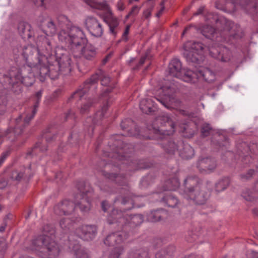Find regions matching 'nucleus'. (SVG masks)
<instances>
[{"mask_svg": "<svg viewBox=\"0 0 258 258\" xmlns=\"http://www.w3.org/2000/svg\"><path fill=\"white\" fill-rule=\"evenodd\" d=\"M78 236L84 240H92L97 233V228L94 225H84L78 227L76 230Z\"/></svg>", "mask_w": 258, "mask_h": 258, "instance_id": "obj_17", "label": "nucleus"}, {"mask_svg": "<svg viewBox=\"0 0 258 258\" xmlns=\"http://www.w3.org/2000/svg\"><path fill=\"white\" fill-rule=\"evenodd\" d=\"M43 234L38 236L33 241V245L40 251V256L43 258H56L59 253L60 249L57 243L53 240L55 230L49 224L43 227Z\"/></svg>", "mask_w": 258, "mask_h": 258, "instance_id": "obj_5", "label": "nucleus"}, {"mask_svg": "<svg viewBox=\"0 0 258 258\" xmlns=\"http://www.w3.org/2000/svg\"><path fill=\"white\" fill-rule=\"evenodd\" d=\"M47 150V147L45 145H42L41 142H38L36 144L32 150V152L30 154L32 155L36 154L38 151L42 152H45Z\"/></svg>", "mask_w": 258, "mask_h": 258, "instance_id": "obj_45", "label": "nucleus"}, {"mask_svg": "<svg viewBox=\"0 0 258 258\" xmlns=\"http://www.w3.org/2000/svg\"><path fill=\"white\" fill-rule=\"evenodd\" d=\"M175 251V246L169 245L158 252L155 255V258H171Z\"/></svg>", "mask_w": 258, "mask_h": 258, "instance_id": "obj_35", "label": "nucleus"}, {"mask_svg": "<svg viewBox=\"0 0 258 258\" xmlns=\"http://www.w3.org/2000/svg\"><path fill=\"white\" fill-rule=\"evenodd\" d=\"M183 55L189 63H200L202 56V54L195 53L194 51H189L186 48L184 49Z\"/></svg>", "mask_w": 258, "mask_h": 258, "instance_id": "obj_34", "label": "nucleus"}, {"mask_svg": "<svg viewBox=\"0 0 258 258\" xmlns=\"http://www.w3.org/2000/svg\"><path fill=\"white\" fill-rule=\"evenodd\" d=\"M23 177L22 172H19L17 171H13L12 174V178L17 181H20Z\"/></svg>", "mask_w": 258, "mask_h": 258, "instance_id": "obj_58", "label": "nucleus"}, {"mask_svg": "<svg viewBox=\"0 0 258 258\" xmlns=\"http://www.w3.org/2000/svg\"><path fill=\"white\" fill-rule=\"evenodd\" d=\"M109 145L113 151L109 153L108 156L111 158L110 161L115 167L120 166V163L130 167L129 170L145 169L150 167L144 160H129L131 157L130 154L134 151L131 145L124 144L121 140H116L112 146L110 144Z\"/></svg>", "mask_w": 258, "mask_h": 258, "instance_id": "obj_3", "label": "nucleus"}, {"mask_svg": "<svg viewBox=\"0 0 258 258\" xmlns=\"http://www.w3.org/2000/svg\"><path fill=\"white\" fill-rule=\"evenodd\" d=\"M183 197L197 205L205 204L210 197L207 187L202 184L196 176H188L184 180Z\"/></svg>", "mask_w": 258, "mask_h": 258, "instance_id": "obj_6", "label": "nucleus"}, {"mask_svg": "<svg viewBox=\"0 0 258 258\" xmlns=\"http://www.w3.org/2000/svg\"><path fill=\"white\" fill-rule=\"evenodd\" d=\"M21 78V69L13 67L3 75L0 78V81L4 87L16 94H19L23 90Z\"/></svg>", "mask_w": 258, "mask_h": 258, "instance_id": "obj_10", "label": "nucleus"}, {"mask_svg": "<svg viewBox=\"0 0 258 258\" xmlns=\"http://www.w3.org/2000/svg\"><path fill=\"white\" fill-rule=\"evenodd\" d=\"M108 103H109V101H107V104L104 105L103 106V107H102L101 110L100 111H98L95 114V117L94 119H93L94 123H95V124L97 123V122L96 121V119L97 118L99 117V118L101 119L102 118H103L104 116L105 113H106V112L107 110Z\"/></svg>", "mask_w": 258, "mask_h": 258, "instance_id": "obj_48", "label": "nucleus"}, {"mask_svg": "<svg viewBox=\"0 0 258 258\" xmlns=\"http://www.w3.org/2000/svg\"><path fill=\"white\" fill-rule=\"evenodd\" d=\"M165 184L166 185L165 190H175L179 187L180 182L178 178L174 176L166 181Z\"/></svg>", "mask_w": 258, "mask_h": 258, "instance_id": "obj_38", "label": "nucleus"}, {"mask_svg": "<svg viewBox=\"0 0 258 258\" xmlns=\"http://www.w3.org/2000/svg\"><path fill=\"white\" fill-rule=\"evenodd\" d=\"M201 33L206 38L210 39H213L215 35L216 34L215 29L208 25L203 26Z\"/></svg>", "mask_w": 258, "mask_h": 258, "instance_id": "obj_37", "label": "nucleus"}, {"mask_svg": "<svg viewBox=\"0 0 258 258\" xmlns=\"http://www.w3.org/2000/svg\"><path fill=\"white\" fill-rule=\"evenodd\" d=\"M161 202L165 206L174 208L178 203V200L170 192L164 194L161 198Z\"/></svg>", "mask_w": 258, "mask_h": 258, "instance_id": "obj_33", "label": "nucleus"}, {"mask_svg": "<svg viewBox=\"0 0 258 258\" xmlns=\"http://www.w3.org/2000/svg\"><path fill=\"white\" fill-rule=\"evenodd\" d=\"M121 129L126 132L123 136L136 137L139 139L161 140L160 143L164 150L169 154L173 155L178 150L180 141L176 142L168 137L175 132L174 122L168 116L158 117L152 125L147 127L153 136H144L140 134V131L136 123L130 118L123 120L121 123Z\"/></svg>", "mask_w": 258, "mask_h": 258, "instance_id": "obj_1", "label": "nucleus"}, {"mask_svg": "<svg viewBox=\"0 0 258 258\" xmlns=\"http://www.w3.org/2000/svg\"><path fill=\"white\" fill-rule=\"evenodd\" d=\"M246 256L247 258H258V252L253 250L248 251Z\"/></svg>", "mask_w": 258, "mask_h": 258, "instance_id": "obj_64", "label": "nucleus"}, {"mask_svg": "<svg viewBox=\"0 0 258 258\" xmlns=\"http://www.w3.org/2000/svg\"><path fill=\"white\" fill-rule=\"evenodd\" d=\"M128 258H150L149 250L146 247H137L128 252Z\"/></svg>", "mask_w": 258, "mask_h": 258, "instance_id": "obj_26", "label": "nucleus"}, {"mask_svg": "<svg viewBox=\"0 0 258 258\" xmlns=\"http://www.w3.org/2000/svg\"><path fill=\"white\" fill-rule=\"evenodd\" d=\"M140 9V7H139L137 6H134L132 7L131 11L130 12V15H132V16L134 17L137 16L139 14Z\"/></svg>", "mask_w": 258, "mask_h": 258, "instance_id": "obj_62", "label": "nucleus"}, {"mask_svg": "<svg viewBox=\"0 0 258 258\" xmlns=\"http://www.w3.org/2000/svg\"><path fill=\"white\" fill-rule=\"evenodd\" d=\"M140 108L142 111L146 114L155 112L157 107L152 98L143 99L140 103Z\"/></svg>", "mask_w": 258, "mask_h": 258, "instance_id": "obj_22", "label": "nucleus"}, {"mask_svg": "<svg viewBox=\"0 0 258 258\" xmlns=\"http://www.w3.org/2000/svg\"><path fill=\"white\" fill-rule=\"evenodd\" d=\"M205 20L210 23H213L218 20L217 17L214 13L207 12L205 16Z\"/></svg>", "mask_w": 258, "mask_h": 258, "instance_id": "obj_55", "label": "nucleus"}, {"mask_svg": "<svg viewBox=\"0 0 258 258\" xmlns=\"http://www.w3.org/2000/svg\"><path fill=\"white\" fill-rule=\"evenodd\" d=\"M31 25L28 23L21 22L18 24V32L23 39H28L32 37L33 32L31 31Z\"/></svg>", "mask_w": 258, "mask_h": 258, "instance_id": "obj_31", "label": "nucleus"}, {"mask_svg": "<svg viewBox=\"0 0 258 258\" xmlns=\"http://www.w3.org/2000/svg\"><path fill=\"white\" fill-rule=\"evenodd\" d=\"M97 48L91 44H87L82 46L73 54L75 58L83 57L88 60H93L97 56Z\"/></svg>", "mask_w": 258, "mask_h": 258, "instance_id": "obj_16", "label": "nucleus"}, {"mask_svg": "<svg viewBox=\"0 0 258 258\" xmlns=\"http://www.w3.org/2000/svg\"><path fill=\"white\" fill-rule=\"evenodd\" d=\"M58 37L60 41L70 47L72 54L87 42L83 31L75 26L72 27L69 31L61 30L58 33Z\"/></svg>", "mask_w": 258, "mask_h": 258, "instance_id": "obj_8", "label": "nucleus"}, {"mask_svg": "<svg viewBox=\"0 0 258 258\" xmlns=\"http://www.w3.org/2000/svg\"><path fill=\"white\" fill-rule=\"evenodd\" d=\"M47 27V31L49 32L51 34H54L56 32V25L54 23V22L51 20L49 19L46 24Z\"/></svg>", "mask_w": 258, "mask_h": 258, "instance_id": "obj_51", "label": "nucleus"}, {"mask_svg": "<svg viewBox=\"0 0 258 258\" xmlns=\"http://www.w3.org/2000/svg\"><path fill=\"white\" fill-rule=\"evenodd\" d=\"M198 76L199 81H204L208 83L213 82L216 78L215 73L207 68L199 69Z\"/></svg>", "mask_w": 258, "mask_h": 258, "instance_id": "obj_24", "label": "nucleus"}, {"mask_svg": "<svg viewBox=\"0 0 258 258\" xmlns=\"http://www.w3.org/2000/svg\"><path fill=\"white\" fill-rule=\"evenodd\" d=\"M34 67L24 66L21 68L22 78L21 85L29 87L35 82L36 77L39 78V70H34Z\"/></svg>", "mask_w": 258, "mask_h": 258, "instance_id": "obj_13", "label": "nucleus"}, {"mask_svg": "<svg viewBox=\"0 0 258 258\" xmlns=\"http://www.w3.org/2000/svg\"><path fill=\"white\" fill-rule=\"evenodd\" d=\"M76 258H88V255L83 249H79L76 252Z\"/></svg>", "mask_w": 258, "mask_h": 258, "instance_id": "obj_59", "label": "nucleus"}, {"mask_svg": "<svg viewBox=\"0 0 258 258\" xmlns=\"http://www.w3.org/2000/svg\"><path fill=\"white\" fill-rule=\"evenodd\" d=\"M42 90H40L37 92L35 94V96L37 98V100L35 104L34 105L33 108H31L28 110L26 113L21 115L22 116V118H24L25 124H28L30 121L33 118L34 115L36 113L37 111V107L42 96Z\"/></svg>", "mask_w": 258, "mask_h": 258, "instance_id": "obj_21", "label": "nucleus"}, {"mask_svg": "<svg viewBox=\"0 0 258 258\" xmlns=\"http://www.w3.org/2000/svg\"><path fill=\"white\" fill-rule=\"evenodd\" d=\"M85 3L93 9L106 10L107 8L106 2L104 0H85Z\"/></svg>", "mask_w": 258, "mask_h": 258, "instance_id": "obj_36", "label": "nucleus"}, {"mask_svg": "<svg viewBox=\"0 0 258 258\" xmlns=\"http://www.w3.org/2000/svg\"><path fill=\"white\" fill-rule=\"evenodd\" d=\"M230 179L228 177H224L220 180L215 185V189L218 192L225 189L229 185Z\"/></svg>", "mask_w": 258, "mask_h": 258, "instance_id": "obj_39", "label": "nucleus"}, {"mask_svg": "<svg viewBox=\"0 0 258 258\" xmlns=\"http://www.w3.org/2000/svg\"><path fill=\"white\" fill-rule=\"evenodd\" d=\"M85 26L90 34L96 37H100L103 34L101 23L95 17H88L85 22Z\"/></svg>", "mask_w": 258, "mask_h": 258, "instance_id": "obj_15", "label": "nucleus"}, {"mask_svg": "<svg viewBox=\"0 0 258 258\" xmlns=\"http://www.w3.org/2000/svg\"><path fill=\"white\" fill-rule=\"evenodd\" d=\"M217 167L216 160L211 158H200L197 163V167L201 173H209Z\"/></svg>", "mask_w": 258, "mask_h": 258, "instance_id": "obj_18", "label": "nucleus"}, {"mask_svg": "<svg viewBox=\"0 0 258 258\" xmlns=\"http://www.w3.org/2000/svg\"><path fill=\"white\" fill-rule=\"evenodd\" d=\"M213 129L209 123H204L201 126V135L203 137H206L209 136Z\"/></svg>", "mask_w": 258, "mask_h": 258, "instance_id": "obj_44", "label": "nucleus"}, {"mask_svg": "<svg viewBox=\"0 0 258 258\" xmlns=\"http://www.w3.org/2000/svg\"><path fill=\"white\" fill-rule=\"evenodd\" d=\"M231 3L236 5H240L242 7H250L251 2L250 0H231Z\"/></svg>", "mask_w": 258, "mask_h": 258, "instance_id": "obj_53", "label": "nucleus"}, {"mask_svg": "<svg viewBox=\"0 0 258 258\" xmlns=\"http://www.w3.org/2000/svg\"><path fill=\"white\" fill-rule=\"evenodd\" d=\"M123 251L124 248L122 246H116L111 251L108 258H119Z\"/></svg>", "mask_w": 258, "mask_h": 258, "instance_id": "obj_42", "label": "nucleus"}, {"mask_svg": "<svg viewBox=\"0 0 258 258\" xmlns=\"http://www.w3.org/2000/svg\"><path fill=\"white\" fill-rule=\"evenodd\" d=\"M151 50L150 49L147 50L145 54L141 57L138 64L134 68V70H138L141 66H142L145 62L146 59H150L151 55Z\"/></svg>", "mask_w": 258, "mask_h": 258, "instance_id": "obj_46", "label": "nucleus"}, {"mask_svg": "<svg viewBox=\"0 0 258 258\" xmlns=\"http://www.w3.org/2000/svg\"><path fill=\"white\" fill-rule=\"evenodd\" d=\"M106 23L108 27H118L119 20L116 17L111 16L108 18L106 20Z\"/></svg>", "mask_w": 258, "mask_h": 258, "instance_id": "obj_49", "label": "nucleus"}, {"mask_svg": "<svg viewBox=\"0 0 258 258\" xmlns=\"http://www.w3.org/2000/svg\"><path fill=\"white\" fill-rule=\"evenodd\" d=\"M128 237V235L123 231L112 232L108 234L104 240L105 245L113 246L122 243Z\"/></svg>", "mask_w": 258, "mask_h": 258, "instance_id": "obj_19", "label": "nucleus"}, {"mask_svg": "<svg viewBox=\"0 0 258 258\" xmlns=\"http://www.w3.org/2000/svg\"><path fill=\"white\" fill-rule=\"evenodd\" d=\"M22 115H20L16 119V125L14 128H9L5 132V133H0V145L2 143L3 141V139L4 137H8V138H10V137L8 136L10 134L13 133L15 136H19L22 134L23 132V128L18 124L19 122L22 119Z\"/></svg>", "mask_w": 258, "mask_h": 258, "instance_id": "obj_29", "label": "nucleus"}, {"mask_svg": "<svg viewBox=\"0 0 258 258\" xmlns=\"http://www.w3.org/2000/svg\"><path fill=\"white\" fill-rule=\"evenodd\" d=\"M53 52V47L51 42L47 38L43 39L42 45L38 48L37 54L45 55L49 58H53L54 56H52Z\"/></svg>", "mask_w": 258, "mask_h": 258, "instance_id": "obj_25", "label": "nucleus"}, {"mask_svg": "<svg viewBox=\"0 0 258 258\" xmlns=\"http://www.w3.org/2000/svg\"><path fill=\"white\" fill-rule=\"evenodd\" d=\"M79 192L75 197V204L73 202L64 200L55 204L53 207V211L58 216L70 215L75 211V208L79 207L82 212H86L90 209V195L93 190L89 185L84 182L78 185Z\"/></svg>", "mask_w": 258, "mask_h": 258, "instance_id": "obj_2", "label": "nucleus"}, {"mask_svg": "<svg viewBox=\"0 0 258 258\" xmlns=\"http://www.w3.org/2000/svg\"><path fill=\"white\" fill-rule=\"evenodd\" d=\"M254 173V171L253 169H250L246 174H242L240 175V178L242 180H247L250 179L253 174Z\"/></svg>", "mask_w": 258, "mask_h": 258, "instance_id": "obj_56", "label": "nucleus"}, {"mask_svg": "<svg viewBox=\"0 0 258 258\" xmlns=\"http://www.w3.org/2000/svg\"><path fill=\"white\" fill-rule=\"evenodd\" d=\"M114 202H119L123 205H129L125 209H123V211L117 209H113L112 210L111 217L114 222L124 224L128 223L133 227L138 226L142 223L144 221L142 215L136 214L132 215L125 213V210H131L134 207V203L131 198L128 197H119L115 200Z\"/></svg>", "mask_w": 258, "mask_h": 258, "instance_id": "obj_7", "label": "nucleus"}, {"mask_svg": "<svg viewBox=\"0 0 258 258\" xmlns=\"http://www.w3.org/2000/svg\"><path fill=\"white\" fill-rule=\"evenodd\" d=\"M21 55L24 57L26 62V66L34 67V69H37L38 64L37 60L42 55L37 54L38 49L32 45H25L21 49Z\"/></svg>", "mask_w": 258, "mask_h": 258, "instance_id": "obj_12", "label": "nucleus"}, {"mask_svg": "<svg viewBox=\"0 0 258 258\" xmlns=\"http://www.w3.org/2000/svg\"><path fill=\"white\" fill-rule=\"evenodd\" d=\"M37 62L38 64L36 69L39 70V79L42 82H44L48 77L52 80H55L61 73L55 57L48 58L45 55H41L39 57Z\"/></svg>", "mask_w": 258, "mask_h": 258, "instance_id": "obj_9", "label": "nucleus"}, {"mask_svg": "<svg viewBox=\"0 0 258 258\" xmlns=\"http://www.w3.org/2000/svg\"><path fill=\"white\" fill-rule=\"evenodd\" d=\"M195 126L192 123L181 124L179 125V132L185 138H192L195 134Z\"/></svg>", "mask_w": 258, "mask_h": 258, "instance_id": "obj_32", "label": "nucleus"}, {"mask_svg": "<svg viewBox=\"0 0 258 258\" xmlns=\"http://www.w3.org/2000/svg\"><path fill=\"white\" fill-rule=\"evenodd\" d=\"M50 133L51 132L50 131V129L48 128L46 134L44 135V138L45 139V140L47 143L53 141L56 138L55 135H52L50 134Z\"/></svg>", "mask_w": 258, "mask_h": 258, "instance_id": "obj_57", "label": "nucleus"}, {"mask_svg": "<svg viewBox=\"0 0 258 258\" xmlns=\"http://www.w3.org/2000/svg\"><path fill=\"white\" fill-rule=\"evenodd\" d=\"M180 79L185 82L195 84L199 82L198 70L193 71L190 70H183L180 77Z\"/></svg>", "mask_w": 258, "mask_h": 258, "instance_id": "obj_23", "label": "nucleus"}, {"mask_svg": "<svg viewBox=\"0 0 258 258\" xmlns=\"http://www.w3.org/2000/svg\"><path fill=\"white\" fill-rule=\"evenodd\" d=\"M71 220L68 218H62L59 222L60 227L64 231L68 230L71 226Z\"/></svg>", "mask_w": 258, "mask_h": 258, "instance_id": "obj_52", "label": "nucleus"}, {"mask_svg": "<svg viewBox=\"0 0 258 258\" xmlns=\"http://www.w3.org/2000/svg\"><path fill=\"white\" fill-rule=\"evenodd\" d=\"M242 196L243 198L250 202L254 201L256 199V197L254 196L253 194L249 190H246V191L242 192Z\"/></svg>", "mask_w": 258, "mask_h": 258, "instance_id": "obj_50", "label": "nucleus"}, {"mask_svg": "<svg viewBox=\"0 0 258 258\" xmlns=\"http://www.w3.org/2000/svg\"><path fill=\"white\" fill-rule=\"evenodd\" d=\"M189 44L187 43L185 46V48L187 49L188 47ZM190 47L189 51H194L195 53L198 52L200 54H202L203 49V45L201 42H194L192 44H190Z\"/></svg>", "mask_w": 258, "mask_h": 258, "instance_id": "obj_41", "label": "nucleus"}, {"mask_svg": "<svg viewBox=\"0 0 258 258\" xmlns=\"http://www.w3.org/2000/svg\"><path fill=\"white\" fill-rule=\"evenodd\" d=\"M117 10L119 11H123L125 9L124 0H118L116 3Z\"/></svg>", "mask_w": 258, "mask_h": 258, "instance_id": "obj_61", "label": "nucleus"}, {"mask_svg": "<svg viewBox=\"0 0 258 258\" xmlns=\"http://www.w3.org/2000/svg\"><path fill=\"white\" fill-rule=\"evenodd\" d=\"M23 48V46L21 45H18L15 47L13 49V54L16 56H19L21 55V49Z\"/></svg>", "mask_w": 258, "mask_h": 258, "instance_id": "obj_63", "label": "nucleus"}, {"mask_svg": "<svg viewBox=\"0 0 258 258\" xmlns=\"http://www.w3.org/2000/svg\"><path fill=\"white\" fill-rule=\"evenodd\" d=\"M235 27V24L231 21H226L225 26L224 28V31L228 33L230 36L235 37L236 33L233 32V29Z\"/></svg>", "mask_w": 258, "mask_h": 258, "instance_id": "obj_43", "label": "nucleus"}, {"mask_svg": "<svg viewBox=\"0 0 258 258\" xmlns=\"http://www.w3.org/2000/svg\"><path fill=\"white\" fill-rule=\"evenodd\" d=\"M103 174L107 178L112 181H114L118 184H121L120 180H123L124 179V176L117 174L116 173L104 172Z\"/></svg>", "mask_w": 258, "mask_h": 258, "instance_id": "obj_40", "label": "nucleus"}, {"mask_svg": "<svg viewBox=\"0 0 258 258\" xmlns=\"http://www.w3.org/2000/svg\"><path fill=\"white\" fill-rule=\"evenodd\" d=\"M130 25H127L126 27H125V30L124 31V32L122 34V40L125 42H127L128 40V33H129V31H130Z\"/></svg>", "mask_w": 258, "mask_h": 258, "instance_id": "obj_60", "label": "nucleus"}, {"mask_svg": "<svg viewBox=\"0 0 258 258\" xmlns=\"http://www.w3.org/2000/svg\"><path fill=\"white\" fill-rule=\"evenodd\" d=\"M56 61H57L60 72L63 75L69 74L72 71L71 59L67 54H62L60 56H55Z\"/></svg>", "mask_w": 258, "mask_h": 258, "instance_id": "obj_20", "label": "nucleus"}, {"mask_svg": "<svg viewBox=\"0 0 258 258\" xmlns=\"http://www.w3.org/2000/svg\"><path fill=\"white\" fill-rule=\"evenodd\" d=\"M181 68L180 61L177 58L173 59L168 66L169 73L170 76L178 78L182 72Z\"/></svg>", "mask_w": 258, "mask_h": 258, "instance_id": "obj_28", "label": "nucleus"}, {"mask_svg": "<svg viewBox=\"0 0 258 258\" xmlns=\"http://www.w3.org/2000/svg\"><path fill=\"white\" fill-rule=\"evenodd\" d=\"M160 91L163 94L162 97H155L154 98L162 104L164 107L168 108L169 105L173 103L179 105L181 101L175 97V88L171 86H164L161 87Z\"/></svg>", "mask_w": 258, "mask_h": 258, "instance_id": "obj_11", "label": "nucleus"}, {"mask_svg": "<svg viewBox=\"0 0 258 258\" xmlns=\"http://www.w3.org/2000/svg\"><path fill=\"white\" fill-rule=\"evenodd\" d=\"M210 55L222 62H226L231 60V51L223 46H212L209 49Z\"/></svg>", "mask_w": 258, "mask_h": 258, "instance_id": "obj_14", "label": "nucleus"}, {"mask_svg": "<svg viewBox=\"0 0 258 258\" xmlns=\"http://www.w3.org/2000/svg\"><path fill=\"white\" fill-rule=\"evenodd\" d=\"M168 216L167 212L162 209L151 211L147 216L148 221L156 222L166 219Z\"/></svg>", "mask_w": 258, "mask_h": 258, "instance_id": "obj_27", "label": "nucleus"}, {"mask_svg": "<svg viewBox=\"0 0 258 258\" xmlns=\"http://www.w3.org/2000/svg\"><path fill=\"white\" fill-rule=\"evenodd\" d=\"M33 3L38 6L47 8L50 3V0H32Z\"/></svg>", "mask_w": 258, "mask_h": 258, "instance_id": "obj_54", "label": "nucleus"}, {"mask_svg": "<svg viewBox=\"0 0 258 258\" xmlns=\"http://www.w3.org/2000/svg\"><path fill=\"white\" fill-rule=\"evenodd\" d=\"M99 80L103 86H108L110 82V77L102 70H98L84 82L83 88L76 90L69 98V100L73 99L77 101L82 102L80 108L82 114L86 113L92 105V101L88 97L87 93L91 87H96Z\"/></svg>", "mask_w": 258, "mask_h": 258, "instance_id": "obj_4", "label": "nucleus"}, {"mask_svg": "<svg viewBox=\"0 0 258 258\" xmlns=\"http://www.w3.org/2000/svg\"><path fill=\"white\" fill-rule=\"evenodd\" d=\"M180 145L182 148L179 150V156L183 159H189L195 155L194 149L188 144L180 141Z\"/></svg>", "mask_w": 258, "mask_h": 258, "instance_id": "obj_30", "label": "nucleus"}, {"mask_svg": "<svg viewBox=\"0 0 258 258\" xmlns=\"http://www.w3.org/2000/svg\"><path fill=\"white\" fill-rule=\"evenodd\" d=\"M154 6L155 4L153 2L148 4V7L143 12V16L145 19H148L151 17Z\"/></svg>", "mask_w": 258, "mask_h": 258, "instance_id": "obj_47", "label": "nucleus"}]
</instances>
